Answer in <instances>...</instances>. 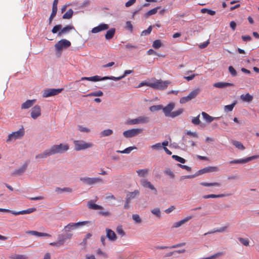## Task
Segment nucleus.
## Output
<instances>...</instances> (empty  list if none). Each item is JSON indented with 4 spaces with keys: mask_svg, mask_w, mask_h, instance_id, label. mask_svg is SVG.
<instances>
[{
    "mask_svg": "<svg viewBox=\"0 0 259 259\" xmlns=\"http://www.w3.org/2000/svg\"><path fill=\"white\" fill-rule=\"evenodd\" d=\"M149 172V169H139L137 171V173L140 177H146Z\"/></svg>",
    "mask_w": 259,
    "mask_h": 259,
    "instance_id": "7c9ffc66",
    "label": "nucleus"
},
{
    "mask_svg": "<svg viewBox=\"0 0 259 259\" xmlns=\"http://www.w3.org/2000/svg\"><path fill=\"white\" fill-rule=\"evenodd\" d=\"M113 134V131L110 129L105 130L101 133L103 137H106L110 136Z\"/></svg>",
    "mask_w": 259,
    "mask_h": 259,
    "instance_id": "de8ad7c7",
    "label": "nucleus"
},
{
    "mask_svg": "<svg viewBox=\"0 0 259 259\" xmlns=\"http://www.w3.org/2000/svg\"><path fill=\"white\" fill-rule=\"evenodd\" d=\"M103 95V93L101 91H98L95 92H92L89 94L87 95L84 96L85 97H101Z\"/></svg>",
    "mask_w": 259,
    "mask_h": 259,
    "instance_id": "4c0bfd02",
    "label": "nucleus"
},
{
    "mask_svg": "<svg viewBox=\"0 0 259 259\" xmlns=\"http://www.w3.org/2000/svg\"><path fill=\"white\" fill-rule=\"evenodd\" d=\"M200 184L203 186L209 187V186H221V184L220 183L214 182V183H207V182H201Z\"/></svg>",
    "mask_w": 259,
    "mask_h": 259,
    "instance_id": "473e14b6",
    "label": "nucleus"
},
{
    "mask_svg": "<svg viewBox=\"0 0 259 259\" xmlns=\"http://www.w3.org/2000/svg\"><path fill=\"white\" fill-rule=\"evenodd\" d=\"M162 44L160 39H156L154 40L152 44V47L156 49L160 48L162 46Z\"/></svg>",
    "mask_w": 259,
    "mask_h": 259,
    "instance_id": "a19ab883",
    "label": "nucleus"
},
{
    "mask_svg": "<svg viewBox=\"0 0 259 259\" xmlns=\"http://www.w3.org/2000/svg\"><path fill=\"white\" fill-rule=\"evenodd\" d=\"M141 185L145 188H148L152 190H154L155 192V194L157 193V190L153 186V185L147 180L143 179L141 181Z\"/></svg>",
    "mask_w": 259,
    "mask_h": 259,
    "instance_id": "f3484780",
    "label": "nucleus"
},
{
    "mask_svg": "<svg viewBox=\"0 0 259 259\" xmlns=\"http://www.w3.org/2000/svg\"><path fill=\"white\" fill-rule=\"evenodd\" d=\"M235 105H236V103L234 102L233 103H232L230 105H226L224 107V110L226 112L232 111Z\"/></svg>",
    "mask_w": 259,
    "mask_h": 259,
    "instance_id": "a18cd8bd",
    "label": "nucleus"
},
{
    "mask_svg": "<svg viewBox=\"0 0 259 259\" xmlns=\"http://www.w3.org/2000/svg\"><path fill=\"white\" fill-rule=\"evenodd\" d=\"M183 111L184 109L182 108H180L176 111H172L171 112V117L175 118L177 116H178L181 115L183 112Z\"/></svg>",
    "mask_w": 259,
    "mask_h": 259,
    "instance_id": "ea45409f",
    "label": "nucleus"
},
{
    "mask_svg": "<svg viewBox=\"0 0 259 259\" xmlns=\"http://www.w3.org/2000/svg\"><path fill=\"white\" fill-rule=\"evenodd\" d=\"M136 149V147H134V146L129 147L125 149L124 150H122V151L118 150L117 152L118 153H120L128 154V153H130L133 149Z\"/></svg>",
    "mask_w": 259,
    "mask_h": 259,
    "instance_id": "c03bdc74",
    "label": "nucleus"
},
{
    "mask_svg": "<svg viewBox=\"0 0 259 259\" xmlns=\"http://www.w3.org/2000/svg\"><path fill=\"white\" fill-rule=\"evenodd\" d=\"M192 218V216H188L184 219L174 223L172 228H179Z\"/></svg>",
    "mask_w": 259,
    "mask_h": 259,
    "instance_id": "a211bd4d",
    "label": "nucleus"
},
{
    "mask_svg": "<svg viewBox=\"0 0 259 259\" xmlns=\"http://www.w3.org/2000/svg\"><path fill=\"white\" fill-rule=\"evenodd\" d=\"M132 72H133V71L131 70H125L124 72V74L121 76H119V77H115V76H105L104 79H109L111 80H119L121 79L122 78H124L127 75L131 74Z\"/></svg>",
    "mask_w": 259,
    "mask_h": 259,
    "instance_id": "dca6fc26",
    "label": "nucleus"
},
{
    "mask_svg": "<svg viewBox=\"0 0 259 259\" xmlns=\"http://www.w3.org/2000/svg\"><path fill=\"white\" fill-rule=\"evenodd\" d=\"M160 8V7H157L153 9H151L150 10H149L148 12H147L146 14H145V16L146 17H149L150 16H151L152 15H154V14H155L158 10Z\"/></svg>",
    "mask_w": 259,
    "mask_h": 259,
    "instance_id": "f704fd0d",
    "label": "nucleus"
},
{
    "mask_svg": "<svg viewBox=\"0 0 259 259\" xmlns=\"http://www.w3.org/2000/svg\"><path fill=\"white\" fill-rule=\"evenodd\" d=\"M172 158L176 160V161L180 162L182 163H184L186 162V160L184 158L180 157L178 155H174L172 156Z\"/></svg>",
    "mask_w": 259,
    "mask_h": 259,
    "instance_id": "09e8293b",
    "label": "nucleus"
},
{
    "mask_svg": "<svg viewBox=\"0 0 259 259\" xmlns=\"http://www.w3.org/2000/svg\"><path fill=\"white\" fill-rule=\"evenodd\" d=\"M133 219L137 223H140L141 222V219L138 214H135L132 216Z\"/></svg>",
    "mask_w": 259,
    "mask_h": 259,
    "instance_id": "052dcab7",
    "label": "nucleus"
},
{
    "mask_svg": "<svg viewBox=\"0 0 259 259\" xmlns=\"http://www.w3.org/2000/svg\"><path fill=\"white\" fill-rule=\"evenodd\" d=\"M106 236L111 241H114L116 239V235L114 231L110 229H106Z\"/></svg>",
    "mask_w": 259,
    "mask_h": 259,
    "instance_id": "412c9836",
    "label": "nucleus"
},
{
    "mask_svg": "<svg viewBox=\"0 0 259 259\" xmlns=\"http://www.w3.org/2000/svg\"><path fill=\"white\" fill-rule=\"evenodd\" d=\"M61 27H62V25L60 24L55 25V26H54V27L53 28V29L52 30V33H54V34L56 33L59 30H61Z\"/></svg>",
    "mask_w": 259,
    "mask_h": 259,
    "instance_id": "603ef678",
    "label": "nucleus"
},
{
    "mask_svg": "<svg viewBox=\"0 0 259 259\" xmlns=\"http://www.w3.org/2000/svg\"><path fill=\"white\" fill-rule=\"evenodd\" d=\"M27 168V164H24L22 166H21L20 168H19L18 169L15 170L13 171V175H20L22 173H23Z\"/></svg>",
    "mask_w": 259,
    "mask_h": 259,
    "instance_id": "cd10ccee",
    "label": "nucleus"
},
{
    "mask_svg": "<svg viewBox=\"0 0 259 259\" xmlns=\"http://www.w3.org/2000/svg\"><path fill=\"white\" fill-rule=\"evenodd\" d=\"M171 83L169 80L163 81L161 79H154L151 81L150 87L157 90H164Z\"/></svg>",
    "mask_w": 259,
    "mask_h": 259,
    "instance_id": "f257e3e1",
    "label": "nucleus"
},
{
    "mask_svg": "<svg viewBox=\"0 0 259 259\" xmlns=\"http://www.w3.org/2000/svg\"><path fill=\"white\" fill-rule=\"evenodd\" d=\"M258 157H259V156H258V155H254V156L247 157L244 159L231 160L229 162V163H230V164L244 163H246L250 160L257 158Z\"/></svg>",
    "mask_w": 259,
    "mask_h": 259,
    "instance_id": "f8f14e48",
    "label": "nucleus"
},
{
    "mask_svg": "<svg viewBox=\"0 0 259 259\" xmlns=\"http://www.w3.org/2000/svg\"><path fill=\"white\" fill-rule=\"evenodd\" d=\"M62 89H49L45 90L43 92L42 96L44 98H48L51 96L56 95L61 92Z\"/></svg>",
    "mask_w": 259,
    "mask_h": 259,
    "instance_id": "9d476101",
    "label": "nucleus"
},
{
    "mask_svg": "<svg viewBox=\"0 0 259 259\" xmlns=\"http://www.w3.org/2000/svg\"><path fill=\"white\" fill-rule=\"evenodd\" d=\"M36 210V209L35 208H29L27 209L23 210H21V211H19L12 212V213L15 215H19V214H29V213H31L32 212L35 211Z\"/></svg>",
    "mask_w": 259,
    "mask_h": 259,
    "instance_id": "6ab92c4d",
    "label": "nucleus"
},
{
    "mask_svg": "<svg viewBox=\"0 0 259 259\" xmlns=\"http://www.w3.org/2000/svg\"><path fill=\"white\" fill-rule=\"evenodd\" d=\"M219 170V168L217 166H208L203 169H200L198 171V175H202L204 173L209 172H215Z\"/></svg>",
    "mask_w": 259,
    "mask_h": 259,
    "instance_id": "4468645a",
    "label": "nucleus"
},
{
    "mask_svg": "<svg viewBox=\"0 0 259 259\" xmlns=\"http://www.w3.org/2000/svg\"><path fill=\"white\" fill-rule=\"evenodd\" d=\"M99 213L104 217H109L111 215V213L108 211H100Z\"/></svg>",
    "mask_w": 259,
    "mask_h": 259,
    "instance_id": "338daca9",
    "label": "nucleus"
},
{
    "mask_svg": "<svg viewBox=\"0 0 259 259\" xmlns=\"http://www.w3.org/2000/svg\"><path fill=\"white\" fill-rule=\"evenodd\" d=\"M152 26H150L147 29L145 30L142 32V35H146L147 34H149L151 33L152 31Z\"/></svg>",
    "mask_w": 259,
    "mask_h": 259,
    "instance_id": "680f3d73",
    "label": "nucleus"
},
{
    "mask_svg": "<svg viewBox=\"0 0 259 259\" xmlns=\"http://www.w3.org/2000/svg\"><path fill=\"white\" fill-rule=\"evenodd\" d=\"M88 206L89 208L94 210L102 209L103 208L102 206L94 203L92 200L88 202Z\"/></svg>",
    "mask_w": 259,
    "mask_h": 259,
    "instance_id": "393cba45",
    "label": "nucleus"
},
{
    "mask_svg": "<svg viewBox=\"0 0 259 259\" xmlns=\"http://www.w3.org/2000/svg\"><path fill=\"white\" fill-rule=\"evenodd\" d=\"M227 196L225 194H219V195H215V194H209L206 195H204L203 196V198L204 199H208V198H221L223 197Z\"/></svg>",
    "mask_w": 259,
    "mask_h": 259,
    "instance_id": "2f4dec72",
    "label": "nucleus"
},
{
    "mask_svg": "<svg viewBox=\"0 0 259 259\" xmlns=\"http://www.w3.org/2000/svg\"><path fill=\"white\" fill-rule=\"evenodd\" d=\"M150 84H151V81L142 82L138 85V87L140 88V87H141L144 85H146V86L150 87Z\"/></svg>",
    "mask_w": 259,
    "mask_h": 259,
    "instance_id": "69168bd1",
    "label": "nucleus"
},
{
    "mask_svg": "<svg viewBox=\"0 0 259 259\" xmlns=\"http://www.w3.org/2000/svg\"><path fill=\"white\" fill-rule=\"evenodd\" d=\"M200 92V89H196L191 92L188 96L190 97V99L192 100L194 98H195L199 93Z\"/></svg>",
    "mask_w": 259,
    "mask_h": 259,
    "instance_id": "e433bc0d",
    "label": "nucleus"
},
{
    "mask_svg": "<svg viewBox=\"0 0 259 259\" xmlns=\"http://www.w3.org/2000/svg\"><path fill=\"white\" fill-rule=\"evenodd\" d=\"M142 132L143 129L142 128H132L124 131L123 133V135L125 138H129L137 136Z\"/></svg>",
    "mask_w": 259,
    "mask_h": 259,
    "instance_id": "1a4fd4ad",
    "label": "nucleus"
},
{
    "mask_svg": "<svg viewBox=\"0 0 259 259\" xmlns=\"http://www.w3.org/2000/svg\"><path fill=\"white\" fill-rule=\"evenodd\" d=\"M191 100L190 97L188 95L187 96L182 97L180 99V102L181 104H185L189 101Z\"/></svg>",
    "mask_w": 259,
    "mask_h": 259,
    "instance_id": "8fccbe9b",
    "label": "nucleus"
},
{
    "mask_svg": "<svg viewBox=\"0 0 259 259\" xmlns=\"http://www.w3.org/2000/svg\"><path fill=\"white\" fill-rule=\"evenodd\" d=\"M199 115H198L197 117L193 118L192 120V122L195 125H198L200 123V121L199 119Z\"/></svg>",
    "mask_w": 259,
    "mask_h": 259,
    "instance_id": "6e6d98bb",
    "label": "nucleus"
},
{
    "mask_svg": "<svg viewBox=\"0 0 259 259\" xmlns=\"http://www.w3.org/2000/svg\"><path fill=\"white\" fill-rule=\"evenodd\" d=\"M213 86L215 88L222 89L228 87H234V84L229 82H218L214 83Z\"/></svg>",
    "mask_w": 259,
    "mask_h": 259,
    "instance_id": "aec40b11",
    "label": "nucleus"
},
{
    "mask_svg": "<svg viewBox=\"0 0 259 259\" xmlns=\"http://www.w3.org/2000/svg\"><path fill=\"white\" fill-rule=\"evenodd\" d=\"M151 212L158 217H160L161 212H160V209L158 208H155L152 209L151 210Z\"/></svg>",
    "mask_w": 259,
    "mask_h": 259,
    "instance_id": "3c124183",
    "label": "nucleus"
},
{
    "mask_svg": "<svg viewBox=\"0 0 259 259\" xmlns=\"http://www.w3.org/2000/svg\"><path fill=\"white\" fill-rule=\"evenodd\" d=\"M201 114L204 119L208 123L211 122L215 118H219V117H213L205 112H202Z\"/></svg>",
    "mask_w": 259,
    "mask_h": 259,
    "instance_id": "a878e982",
    "label": "nucleus"
},
{
    "mask_svg": "<svg viewBox=\"0 0 259 259\" xmlns=\"http://www.w3.org/2000/svg\"><path fill=\"white\" fill-rule=\"evenodd\" d=\"M239 240L244 245L247 246L249 245V240L248 239L239 238Z\"/></svg>",
    "mask_w": 259,
    "mask_h": 259,
    "instance_id": "864d4df0",
    "label": "nucleus"
},
{
    "mask_svg": "<svg viewBox=\"0 0 259 259\" xmlns=\"http://www.w3.org/2000/svg\"><path fill=\"white\" fill-rule=\"evenodd\" d=\"M57 10H53L52 9V13L51 14V16H50V18H49V24H51L52 20H53V18L56 16V15L57 14Z\"/></svg>",
    "mask_w": 259,
    "mask_h": 259,
    "instance_id": "13d9d810",
    "label": "nucleus"
},
{
    "mask_svg": "<svg viewBox=\"0 0 259 259\" xmlns=\"http://www.w3.org/2000/svg\"><path fill=\"white\" fill-rule=\"evenodd\" d=\"M240 99L244 102H251L253 99V97L249 93L242 94L240 96Z\"/></svg>",
    "mask_w": 259,
    "mask_h": 259,
    "instance_id": "bb28decb",
    "label": "nucleus"
},
{
    "mask_svg": "<svg viewBox=\"0 0 259 259\" xmlns=\"http://www.w3.org/2000/svg\"><path fill=\"white\" fill-rule=\"evenodd\" d=\"M80 180L84 184L89 185H92L103 182L102 179L100 178L81 177L80 178Z\"/></svg>",
    "mask_w": 259,
    "mask_h": 259,
    "instance_id": "0eeeda50",
    "label": "nucleus"
},
{
    "mask_svg": "<svg viewBox=\"0 0 259 259\" xmlns=\"http://www.w3.org/2000/svg\"><path fill=\"white\" fill-rule=\"evenodd\" d=\"M177 166L182 168V169H186L188 171H190L191 170V168L190 167H189L187 165H182L181 164L178 163Z\"/></svg>",
    "mask_w": 259,
    "mask_h": 259,
    "instance_id": "e2e57ef3",
    "label": "nucleus"
},
{
    "mask_svg": "<svg viewBox=\"0 0 259 259\" xmlns=\"http://www.w3.org/2000/svg\"><path fill=\"white\" fill-rule=\"evenodd\" d=\"M69 149V146L68 144H60L59 145H54L50 149L52 155L56 154H61L68 151Z\"/></svg>",
    "mask_w": 259,
    "mask_h": 259,
    "instance_id": "7ed1b4c3",
    "label": "nucleus"
},
{
    "mask_svg": "<svg viewBox=\"0 0 259 259\" xmlns=\"http://www.w3.org/2000/svg\"><path fill=\"white\" fill-rule=\"evenodd\" d=\"M71 46V42L66 39H62L58 41L55 45V49L57 51H61L64 49H66Z\"/></svg>",
    "mask_w": 259,
    "mask_h": 259,
    "instance_id": "6e6552de",
    "label": "nucleus"
},
{
    "mask_svg": "<svg viewBox=\"0 0 259 259\" xmlns=\"http://www.w3.org/2000/svg\"><path fill=\"white\" fill-rule=\"evenodd\" d=\"M139 191L138 190H135L134 192H128L127 194L126 197L131 200V199L134 198L136 196L139 194Z\"/></svg>",
    "mask_w": 259,
    "mask_h": 259,
    "instance_id": "72a5a7b5",
    "label": "nucleus"
},
{
    "mask_svg": "<svg viewBox=\"0 0 259 259\" xmlns=\"http://www.w3.org/2000/svg\"><path fill=\"white\" fill-rule=\"evenodd\" d=\"M74 29V27L72 25H68L62 29H61L60 31H59L58 35L59 36H61L62 34L66 33L68 32L70 30Z\"/></svg>",
    "mask_w": 259,
    "mask_h": 259,
    "instance_id": "b1692460",
    "label": "nucleus"
},
{
    "mask_svg": "<svg viewBox=\"0 0 259 259\" xmlns=\"http://www.w3.org/2000/svg\"><path fill=\"white\" fill-rule=\"evenodd\" d=\"M105 77L101 78L100 76L96 75L92 77H90V81H98L100 80H107L108 79H104Z\"/></svg>",
    "mask_w": 259,
    "mask_h": 259,
    "instance_id": "37998d69",
    "label": "nucleus"
},
{
    "mask_svg": "<svg viewBox=\"0 0 259 259\" xmlns=\"http://www.w3.org/2000/svg\"><path fill=\"white\" fill-rule=\"evenodd\" d=\"M232 144L234 146H235L238 149L244 150L245 149V147L243 145V144L239 141H233Z\"/></svg>",
    "mask_w": 259,
    "mask_h": 259,
    "instance_id": "58836bf2",
    "label": "nucleus"
},
{
    "mask_svg": "<svg viewBox=\"0 0 259 259\" xmlns=\"http://www.w3.org/2000/svg\"><path fill=\"white\" fill-rule=\"evenodd\" d=\"M116 232L119 235H120L122 236H123L125 235V232L123 230L121 226H118L117 227Z\"/></svg>",
    "mask_w": 259,
    "mask_h": 259,
    "instance_id": "5fc2aeb1",
    "label": "nucleus"
},
{
    "mask_svg": "<svg viewBox=\"0 0 259 259\" xmlns=\"http://www.w3.org/2000/svg\"><path fill=\"white\" fill-rule=\"evenodd\" d=\"M41 115V109L39 105L34 106L31 110V117L34 119H36Z\"/></svg>",
    "mask_w": 259,
    "mask_h": 259,
    "instance_id": "ddd939ff",
    "label": "nucleus"
},
{
    "mask_svg": "<svg viewBox=\"0 0 259 259\" xmlns=\"http://www.w3.org/2000/svg\"><path fill=\"white\" fill-rule=\"evenodd\" d=\"M115 32V29L114 28H111L108 30L105 35V38L106 39H111Z\"/></svg>",
    "mask_w": 259,
    "mask_h": 259,
    "instance_id": "c756f323",
    "label": "nucleus"
},
{
    "mask_svg": "<svg viewBox=\"0 0 259 259\" xmlns=\"http://www.w3.org/2000/svg\"><path fill=\"white\" fill-rule=\"evenodd\" d=\"M149 117L146 116H140L136 118L127 120L126 124L128 125H135L139 124H146L149 122Z\"/></svg>",
    "mask_w": 259,
    "mask_h": 259,
    "instance_id": "39448f33",
    "label": "nucleus"
},
{
    "mask_svg": "<svg viewBox=\"0 0 259 259\" xmlns=\"http://www.w3.org/2000/svg\"><path fill=\"white\" fill-rule=\"evenodd\" d=\"M89 223V221H83L77 223H70L64 227V230L66 232H69L71 230H74L81 226H85Z\"/></svg>",
    "mask_w": 259,
    "mask_h": 259,
    "instance_id": "423d86ee",
    "label": "nucleus"
},
{
    "mask_svg": "<svg viewBox=\"0 0 259 259\" xmlns=\"http://www.w3.org/2000/svg\"><path fill=\"white\" fill-rule=\"evenodd\" d=\"M229 71L232 76H236L237 72L233 66H230L229 67Z\"/></svg>",
    "mask_w": 259,
    "mask_h": 259,
    "instance_id": "bf43d9fd",
    "label": "nucleus"
},
{
    "mask_svg": "<svg viewBox=\"0 0 259 259\" xmlns=\"http://www.w3.org/2000/svg\"><path fill=\"white\" fill-rule=\"evenodd\" d=\"M109 26L107 24H101L98 26L93 28L91 31L93 33H96L101 31L107 30Z\"/></svg>",
    "mask_w": 259,
    "mask_h": 259,
    "instance_id": "2eb2a0df",
    "label": "nucleus"
},
{
    "mask_svg": "<svg viewBox=\"0 0 259 259\" xmlns=\"http://www.w3.org/2000/svg\"><path fill=\"white\" fill-rule=\"evenodd\" d=\"M175 104L174 103H170L167 106L163 107L162 106V111L166 117H171L172 110L174 109Z\"/></svg>",
    "mask_w": 259,
    "mask_h": 259,
    "instance_id": "9b49d317",
    "label": "nucleus"
},
{
    "mask_svg": "<svg viewBox=\"0 0 259 259\" xmlns=\"http://www.w3.org/2000/svg\"><path fill=\"white\" fill-rule=\"evenodd\" d=\"M74 149L76 151L90 148L93 146V144L90 142H85L82 140H74L73 141Z\"/></svg>",
    "mask_w": 259,
    "mask_h": 259,
    "instance_id": "20e7f679",
    "label": "nucleus"
},
{
    "mask_svg": "<svg viewBox=\"0 0 259 259\" xmlns=\"http://www.w3.org/2000/svg\"><path fill=\"white\" fill-rule=\"evenodd\" d=\"M126 28L129 29L131 32L133 31V25L130 21H127L126 23Z\"/></svg>",
    "mask_w": 259,
    "mask_h": 259,
    "instance_id": "774afa93",
    "label": "nucleus"
},
{
    "mask_svg": "<svg viewBox=\"0 0 259 259\" xmlns=\"http://www.w3.org/2000/svg\"><path fill=\"white\" fill-rule=\"evenodd\" d=\"M162 108V105H153L151 106L149 108L151 112H155L156 111H158Z\"/></svg>",
    "mask_w": 259,
    "mask_h": 259,
    "instance_id": "49530a36",
    "label": "nucleus"
},
{
    "mask_svg": "<svg viewBox=\"0 0 259 259\" xmlns=\"http://www.w3.org/2000/svg\"><path fill=\"white\" fill-rule=\"evenodd\" d=\"M52 155V153L50 149L45 150L43 153H40L35 156V159H40L46 158L48 156Z\"/></svg>",
    "mask_w": 259,
    "mask_h": 259,
    "instance_id": "5701e85b",
    "label": "nucleus"
},
{
    "mask_svg": "<svg viewBox=\"0 0 259 259\" xmlns=\"http://www.w3.org/2000/svg\"><path fill=\"white\" fill-rule=\"evenodd\" d=\"M72 190L71 188L69 187H65L63 188H60L59 187H57L55 189V192L57 193H62V192H67L71 193L72 192Z\"/></svg>",
    "mask_w": 259,
    "mask_h": 259,
    "instance_id": "c85d7f7f",
    "label": "nucleus"
},
{
    "mask_svg": "<svg viewBox=\"0 0 259 259\" xmlns=\"http://www.w3.org/2000/svg\"><path fill=\"white\" fill-rule=\"evenodd\" d=\"M12 258L13 259H26L27 258V256L25 255L18 254L12 257Z\"/></svg>",
    "mask_w": 259,
    "mask_h": 259,
    "instance_id": "0e129e2a",
    "label": "nucleus"
},
{
    "mask_svg": "<svg viewBox=\"0 0 259 259\" xmlns=\"http://www.w3.org/2000/svg\"><path fill=\"white\" fill-rule=\"evenodd\" d=\"M35 99L28 100L22 104L21 109H28L30 107H32L33 105V104L35 103Z\"/></svg>",
    "mask_w": 259,
    "mask_h": 259,
    "instance_id": "4be33fe9",
    "label": "nucleus"
},
{
    "mask_svg": "<svg viewBox=\"0 0 259 259\" xmlns=\"http://www.w3.org/2000/svg\"><path fill=\"white\" fill-rule=\"evenodd\" d=\"M73 11L71 9H69L63 16L64 19H69L72 17Z\"/></svg>",
    "mask_w": 259,
    "mask_h": 259,
    "instance_id": "c9c22d12",
    "label": "nucleus"
},
{
    "mask_svg": "<svg viewBox=\"0 0 259 259\" xmlns=\"http://www.w3.org/2000/svg\"><path fill=\"white\" fill-rule=\"evenodd\" d=\"M151 148L154 150H159L162 148V145L160 143H157L151 146Z\"/></svg>",
    "mask_w": 259,
    "mask_h": 259,
    "instance_id": "4d7b16f0",
    "label": "nucleus"
},
{
    "mask_svg": "<svg viewBox=\"0 0 259 259\" xmlns=\"http://www.w3.org/2000/svg\"><path fill=\"white\" fill-rule=\"evenodd\" d=\"M201 12L203 14L207 13L208 14L213 16L215 14V12L213 10H209L206 8H203L201 10Z\"/></svg>",
    "mask_w": 259,
    "mask_h": 259,
    "instance_id": "79ce46f5",
    "label": "nucleus"
},
{
    "mask_svg": "<svg viewBox=\"0 0 259 259\" xmlns=\"http://www.w3.org/2000/svg\"><path fill=\"white\" fill-rule=\"evenodd\" d=\"M25 134L24 129L22 127L18 131L12 132L9 134L6 140V142L10 143L11 142H14L17 140L21 139Z\"/></svg>",
    "mask_w": 259,
    "mask_h": 259,
    "instance_id": "f03ea898",
    "label": "nucleus"
}]
</instances>
